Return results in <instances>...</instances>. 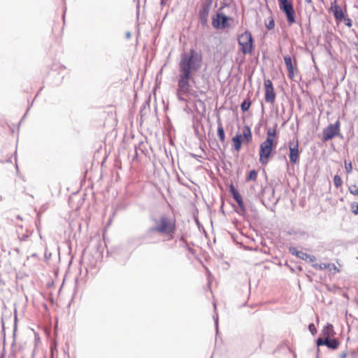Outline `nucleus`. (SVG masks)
<instances>
[{"label": "nucleus", "instance_id": "f257e3e1", "mask_svg": "<svg viewBox=\"0 0 358 358\" xmlns=\"http://www.w3.org/2000/svg\"><path fill=\"white\" fill-rule=\"evenodd\" d=\"M189 55L183 54L179 63V76L178 80L177 94L180 99L190 93L191 85L189 80L191 72L197 71L201 66V57L197 52L191 50Z\"/></svg>", "mask_w": 358, "mask_h": 358}, {"label": "nucleus", "instance_id": "f03ea898", "mask_svg": "<svg viewBox=\"0 0 358 358\" xmlns=\"http://www.w3.org/2000/svg\"><path fill=\"white\" fill-rule=\"evenodd\" d=\"M176 231V220L166 215H162L155 220V225L150 229V232H157L166 237V240H172Z\"/></svg>", "mask_w": 358, "mask_h": 358}, {"label": "nucleus", "instance_id": "7ed1b4c3", "mask_svg": "<svg viewBox=\"0 0 358 358\" xmlns=\"http://www.w3.org/2000/svg\"><path fill=\"white\" fill-rule=\"evenodd\" d=\"M276 138V129H269L266 138L259 145V162L262 165L268 164L272 151L277 143Z\"/></svg>", "mask_w": 358, "mask_h": 358}, {"label": "nucleus", "instance_id": "20e7f679", "mask_svg": "<svg viewBox=\"0 0 358 358\" xmlns=\"http://www.w3.org/2000/svg\"><path fill=\"white\" fill-rule=\"evenodd\" d=\"M239 51L243 55H252L255 50L254 38L251 32L245 30L237 38Z\"/></svg>", "mask_w": 358, "mask_h": 358}, {"label": "nucleus", "instance_id": "39448f33", "mask_svg": "<svg viewBox=\"0 0 358 358\" xmlns=\"http://www.w3.org/2000/svg\"><path fill=\"white\" fill-rule=\"evenodd\" d=\"M252 141V131L248 125H245L243 127L241 134H236L231 139L233 148L236 152H239L241 150L242 143L248 145Z\"/></svg>", "mask_w": 358, "mask_h": 358}, {"label": "nucleus", "instance_id": "423d86ee", "mask_svg": "<svg viewBox=\"0 0 358 358\" xmlns=\"http://www.w3.org/2000/svg\"><path fill=\"white\" fill-rule=\"evenodd\" d=\"M279 8L285 15L289 24L296 22L295 11L292 0H278Z\"/></svg>", "mask_w": 358, "mask_h": 358}, {"label": "nucleus", "instance_id": "0eeeda50", "mask_svg": "<svg viewBox=\"0 0 358 358\" xmlns=\"http://www.w3.org/2000/svg\"><path fill=\"white\" fill-rule=\"evenodd\" d=\"M229 21H233V19L229 17H227L224 13L219 12L212 19V25L213 27L217 29H224L229 24Z\"/></svg>", "mask_w": 358, "mask_h": 358}, {"label": "nucleus", "instance_id": "6e6552de", "mask_svg": "<svg viewBox=\"0 0 358 358\" xmlns=\"http://www.w3.org/2000/svg\"><path fill=\"white\" fill-rule=\"evenodd\" d=\"M340 132V122L337 120L335 124H331L323 130L322 141L326 142L338 136Z\"/></svg>", "mask_w": 358, "mask_h": 358}, {"label": "nucleus", "instance_id": "1a4fd4ad", "mask_svg": "<svg viewBox=\"0 0 358 358\" xmlns=\"http://www.w3.org/2000/svg\"><path fill=\"white\" fill-rule=\"evenodd\" d=\"M264 85L265 90V101L267 103H273L275 101L276 95L271 80L269 79L264 80Z\"/></svg>", "mask_w": 358, "mask_h": 358}, {"label": "nucleus", "instance_id": "9d476101", "mask_svg": "<svg viewBox=\"0 0 358 358\" xmlns=\"http://www.w3.org/2000/svg\"><path fill=\"white\" fill-rule=\"evenodd\" d=\"M289 150L290 162L296 164L299 160V141L296 138H294L289 142Z\"/></svg>", "mask_w": 358, "mask_h": 358}, {"label": "nucleus", "instance_id": "9b49d317", "mask_svg": "<svg viewBox=\"0 0 358 358\" xmlns=\"http://www.w3.org/2000/svg\"><path fill=\"white\" fill-rule=\"evenodd\" d=\"M316 344L317 346L325 345L329 349L336 350L339 346V342L336 338H322L319 337L316 340Z\"/></svg>", "mask_w": 358, "mask_h": 358}, {"label": "nucleus", "instance_id": "f8f14e48", "mask_svg": "<svg viewBox=\"0 0 358 358\" xmlns=\"http://www.w3.org/2000/svg\"><path fill=\"white\" fill-rule=\"evenodd\" d=\"M289 252L296 257L306 262H314L316 260V257L315 256L310 255L302 251H299L295 248H291L289 249Z\"/></svg>", "mask_w": 358, "mask_h": 358}, {"label": "nucleus", "instance_id": "ddd939ff", "mask_svg": "<svg viewBox=\"0 0 358 358\" xmlns=\"http://www.w3.org/2000/svg\"><path fill=\"white\" fill-rule=\"evenodd\" d=\"M330 10L333 13L337 21H343V19H344V13L342 8L337 4L336 0L331 3Z\"/></svg>", "mask_w": 358, "mask_h": 358}, {"label": "nucleus", "instance_id": "4468645a", "mask_svg": "<svg viewBox=\"0 0 358 358\" xmlns=\"http://www.w3.org/2000/svg\"><path fill=\"white\" fill-rule=\"evenodd\" d=\"M229 192L231 194L234 200L237 202L238 206L243 210H245V206L243 203V200L242 199L241 195L239 192L235 189L233 185H231L229 187Z\"/></svg>", "mask_w": 358, "mask_h": 358}, {"label": "nucleus", "instance_id": "2eb2a0df", "mask_svg": "<svg viewBox=\"0 0 358 358\" xmlns=\"http://www.w3.org/2000/svg\"><path fill=\"white\" fill-rule=\"evenodd\" d=\"M213 0H206L199 11V17L201 20H206Z\"/></svg>", "mask_w": 358, "mask_h": 358}, {"label": "nucleus", "instance_id": "dca6fc26", "mask_svg": "<svg viewBox=\"0 0 358 358\" xmlns=\"http://www.w3.org/2000/svg\"><path fill=\"white\" fill-rule=\"evenodd\" d=\"M313 267L318 270L329 269L330 271H333L334 273L340 272V269L334 264H313Z\"/></svg>", "mask_w": 358, "mask_h": 358}, {"label": "nucleus", "instance_id": "f3484780", "mask_svg": "<svg viewBox=\"0 0 358 358\" xmlns=\"http://www.w3.org/2000/svg\"><path fill=\"white\" fill-rule=\"evenodd\" d=\"M285 63L288 71V78L290 80H294L295 77L294 68L292 62V58L289 55L284 57Z\"/></svg>", "mask_w": 358, "mask_h": 358}, {"label": "nucleus", "instance_id": "a211bd4d", "mask_svg": "<svg viewBox=\"0 0 358 358\" xmlns=\"http://www.w3.org/2000/svg\"><path fill=\"white\" fill-rule=\"evenodd\" d=\"M322 334L325 338H329L335 334L334 327L331 324L327 323L322 330Z\"/></svg>", "mask_w": 358, "mask_h": 358}, {"label": "nucleus", "instance_id": "6ab92c4d", "mask_svg": "<svg viewBox=\"0 0 358 358\" xmlns=\"http://www.w3.org/2000/svg\"><path fill=\"white\" fill-rule=\"evenodd\" d=\"M217 136L220 142L223 143L225 141V134L222 124L220 122H218L217 127Z\"/></svg>", "mask_w": 358, "mask_h": 358}, {"label": "nucleus", "instance_id": "aec40b11", "mask_svg": "<svg viewBox=\"0 0 358 358\" xmlns=\"http://www.w3.org/2000/svg\"><path fill=\"white\" fill-rule=\"evenodd\" d=\"M344 165H345V169L346 173L348 174L351 173L353 170L352 164L351 161L345 159Z\"/></svg>", "mask_w": 358, "mask_h": 358}, {"label": "nucleus", "instance_id": "412c9836", "mask_svg": "<svg viewBox=\"0 0 358 358\" xmlns=\"http://www.w3.org/2000/svg\"><path fill=\"white\" fill-rule=\"evenodd\" d=\"M334 185L336 188H339L343 185V180L340 176L335 175L334 177Z\"/></svg>", "mask_w": 358, "mask_h": 358}, {"label": "nucleus", "instance_id": "4be33fe9", "mask_svg": "<svg viewBox=\"0 0 358 358\" xmlns=\"http://www.w3.org/2000/svg\"><path fill=\"white\" fill-rule=\"evenodd\" d=\"M251 106V101L249 99L243 101L241 105V110L243 112L248 111Z\"/></svg>", "mask_w": 358, "mask_h": 358}, {"label": "nucleus", "instance_id": "5701e85b", "mask_svg": "<svg viewBox=\"0 0 358 358\" xmlns=\"http://www.w3.org/2000/svg\"><path fill=\"white\" fill-rule=\"evenodd\" d=\"M257 178V172L255 170H251L248 176H247V180L250 181L253 180L255 181Z\"/></svg>", "mask_w": 358, "mask_h": 358}, {"label": "nucleus", "instance_id": "b1692460", "mask_svg": "<svg viewBox=\"0 0 358 358\" xmlns=\"http://www.w3.org/2000/svg\"><path fill=\"white\" fill-rule=\"evenodd\" d=\"M350 194L354 196H358V187L356 185H352L348 187Z\"/></svg>", "mask_w": 358, "mask_h": 358}, {"label": "nucleus", "instance_id": "393cba45", "mask_svg": "<svg viewBox=\"0 0 358 358\" xmlns=\"http://www.w3.org/2000/svg\"><path fill=\"white\" fill-rule=\"evenodd\" d=\"M308 329L313 336H315L317 332V328L313 322L308 324Z\"/></svg>", "mask_w": 358, "mask_h": 358}, {"label": "nucleus", "instance_id": "a878e982", "mask_svg": "<svg viewBox=\"0 0 358 358\" xmlns=\"http://www.w3.org/2000/svg\"><path fill=\"white\" fill-rule=\"evenodd\" d=\"M350 208H351L352 212L355 215H358V203L357 202H352L350 204Z\"/></svg>", "mask_w": 358, "mask_h": 358}, {"label": "nucleus", "instance_id": "bb28decb", "mask_svg": "<svg viewBox=\"0 0 358 358\" xmlns=\"http://www.w3.org/2000/svg\"><path fill=\"white\" fill-rule=\"evenodd\" d=\"M213 321L215 323L216 335H217L218 334V324H219V315H213Z\"/></svg>", "mask_w": 358, "mask_h": 358}, {"label": "nucleus", "instance_id": "cd10ccee", "mask_svg": "<svg viewBox=\"0 0 358 358\" xmlns=\"http://www.w3.org/2000/svg\"><path fill=\"white\" fill-rule=\"evenodd\" d=\"M57 341H52L51 342V345H50V353H51V356L52 357L54 355V351L57 350Z\"/></svg>", "mask_w": 358, "mask_h": 358}, {"label": "nucleus", "instance_id": "c85d7f7f", "mask_svg": "<svg viewBox=\"0 0 358 358\" xmlns=\"http://www.w3.org/2000/svg\"><path fill=\"white\" fill-rule=\"evenodd\" d=\"M343 21H344L345 24L348 26V27H351L352 26V20L349 17H345L343 19Z\"/></svg>", "mask_w": 358, "mask_h": 358}, {"label": "nucleus", "instance_id": "c756f323", "mask_svg": "<svg viewBox=\"0 0 358 358\" xmlns=\"http://www.w3.org/2000/svg\"><path fill=\"white\" fill-rule=\"evenodd\" d=\"M274 26H275V23H274V20L271 17L269 20V22L266 24V27L268 29H272L274 28Z\"/></svg>", "mask_w": 358, "mask_h": 358}, {"label": "nucleus", "instance_id": "7c9ffc66", "mask_svg": "<svg viewBox=\"0 0 358 358\" xmlns=\"http://www.w3.org/2000/svg\"><path fill=\"white\" fill-rule=\"evenodd\" d=\"M14 315V317H13V320H14V334L15 333L16 331V329H17V315Z\"/></svg>", "mask_w": 358, "mask_h": 358}, {"label": "nucleus", "instance_id": "2f4dec72", "mask_svg": "<svg viewBox=\"0 0 358 358\" xmlns=\"http://www.w3.org/2000/svg\"><path fill=\"white\" fill-rule=\"evenodd\" d=\"M1 327H2V332L3 333V336H5V333H4V318L2 317L1 318Z\"/></svg>", "mask_w": 358, "mask_h": 358}, {"label": "nucleus", "instance_id": "473e14b6", "mask_svg": "<svg viewBox=\"0 0 358 358\" xmlns=\"http://www.w3.org/2000/svg\"><path fill=\"white\" fill-rule=\"evenodd\" d=\"M346 352H341L340 354H339V358H345L346 357Z\"/></svg>", "mask_w": 358, "mask_h": 358}, {"label": "nucleus", "instance_id": "72a5a7b5", "mask_svg": "<svg viewBox=\"0 0 358 358\" xmlns=\"http://www.w3.org/2000/svg\"><path fill=\"white\" fill-rule=\"evenodd\" d=\"M305 2L308 5L313 6V0H305Z\"/></svg>", "mask_w": 358, "mask_h": 358}, {"label": "nucleus", "instance_id": "f704fd0d", "mask_svg": "<svg viewBox=\"0 0 358 358\" xmlns=\"http://www.w3.org/2000/svg\"><path fill=\"white\" fill-rule=\"evenodd\" d=\"M55 322H56L55 326L57 327V323H58V319L57 318H56Z\"/></svg>", "mask_w": 358, "mask_h": 358}, {"label": "nucleus", "instance_id": "c9c22d12", "mask_svg": "<svg viewBox=\"0 0 358 358\" xmlns=\"http://www.w3.org/2000/svg\"><path fill=\"white\" fill-rule=\"evenodd\" d=\"M317 322H319L318 317H316Z\"/></svg>", "mask_w": 358, "mask_h": 358}, {"label": "nucleus", "instance_id": "e433bc0d", "mask_svg": "<svg viewBox=\"0 0 358 358\" xmlns=\"http://www.w3.org/2000/svg\"><path fill=\"white\" fill-rule=\"evenodd\" d=\"M1 358H3V357H1Z\"/></svg>", "mask_w": 358, "mask_h": 358}]
</instances>
